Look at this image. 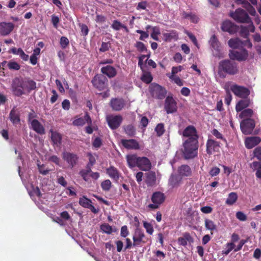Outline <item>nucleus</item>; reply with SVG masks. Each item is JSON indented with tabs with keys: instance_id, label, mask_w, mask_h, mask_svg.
<instances>
[{
	"instance_id": "37998d69",
	"label": "nucleus",
	"mask_w": 261,
	"mask_h": 261,
	"mask_svg": "<svg viewBox=\"0 0 261 261\" xmlns=\"http://www.w3.org/2000/svg\"><path fill=\"white\" fill-rule=\"evenodd\" d=\"M181 180V178L176 175H172L169 179V184L172 188L179 186Z\"/></svg>"
},
{
	"instance_id": "b1692460",
	"label": "nucleus",
	"mask_w": 261,
	"mask_h": 261,
	"mask_svg": "<svg viewBox=\"0 0 261 261\" xmlns=\"http://www.w3.org/2000/svg\"><path fill=\"white\" fill-rule=\"evenodd\" d=\"M86 122L88 125H92V120L87 113L85 114L83 117H80L76 118L72 122V124L74 126H83Z\"/></svg>"
},
{
	"instance_id": "72a5a7b5",
	"label": "nucleus",
	"mask_w": 261,
	"mask_h": 261,
	"mask_svg": "<svg viewBox=\"0 0 261 261\" xmlns=\"http://www.w3.org/2000/svg\"><path fill=\"white\" fill-rule=\"evenodd\" d=\"M250 101L249 99H241L239 100L236 105V110L237 112L242 111L246 109L250 105Z\"/></svg>"
},
{
	"instance_id": "f257e3e1",
	"label": "nucleus",
	"mask_w": 261,
	"mask_h": 261,
	"mask_svg": "<svg viewBox=\"0 0 261 261\" xmlns=\"http://www.w3.org/2000/svg\"><path fill=\"white\" fill-rule=\"evenodd\" d=\"M237 63L231 59H225L219 63L218 74L221 78L224 79L227 75H234L239 73Z\"/></svg>"
},
{
	"instance_id": "473e14b6",
	"label": "nucleus",
	"mask_w": 261,
	"mask_h": 261,
	"mask_svg": "<svg viewBox=\"0 0 261 261\" xmlns=\"http://www.w3.org/2000/svg\"><path fill=\"white\" fill-rule=\"evenodd\" d=\"M165 42H171L172 40H177L178 35L175 30H171L169 33H164L163 34Z\"/></svg>"
},
{
	"instance_id": "9d476101",
	"label": "nucleus",
	"mask_w": 261,
	"mask_h": 261,
	"mask_svg": "<svg viewBox=\"0 0 261 261\" xmlns=\"http://www.w3.org/2000/svg\"><path fill=\"white\" fill-rule=\"evenodd\" d=\"M228 55L232 61L237 60L241 62L247 60L248 57V52L245 48H243L240 51L230 50Z\"/></svg>"
},
{
	"instance_id": "e433bc0d",
	"label": "nucleus",
	"mask_w": 261,
	"mask_h": 261,
	"mask_svg": "<svg viewBox=\"0 0 261 261\" xmlns=\"http://www.w3.org/2000/svg\"><path fill=\"white\" fill-rule=\"evenodd\" d=\"M228 45L232 48H238L243 46V41L238 38L230 39L228 42Z\"/></svg>"
},
{
	"instance_id": "864d4df0",
	"label": "nucleus",
	"mask_w": 261,
	"mask_h": 261,
	"mask_svg": "<svg viewBox=\"0 0 261 261\" xmlns=\"http://www.w3.org/2000/svg\"><path fill=\"white\" fill-rule=\"evenodd\" d=\"M155 131L158 136L160 137L162 136L165 132L164 124L162 123L158 124L155 128Z\"/></svg>"
},
{
	"instance_id": "c756f323",
	"label": "nucleus",
	"mask_w": 261,
	"mask_h": 261,
	"mask_svg": "<svg viewBox=\"0 0 261 261\" xmlns=\"http://www.w3.org/2000/svg\"><path fill=\"white\" fill-rule=\"evenodd\" d=\"M235 2L239 4H242L243 8H245L249 14L254 16L256 14L255 9L246 0H234Z\"/></svg>"
},
{
	"instance_id": "412c9836",
	"label": "nucleus",
	"mask_w": 261,
	"mask_h": 261,
	"mask_svg": "<svg viewBox=\"0 0 261 261\" xmlns=\"http://www.w3.org/2000/svg\"><path fill=\"white\" fill-rule=\"evenodd\" d=\"M106 173L112 178L115 182H117L121 176V173L119 170L114 166H111L106 169Z\"/></svg>"
},
{
	"instance_id": "680f3d73",
	"label": "nucleus",
	"mask_w": 261,
	"mask_h": 261,
	"mask_svg": "<svg viewBox=\"0 0 261 261\" xmlns=\"http://www.w3.org/2000/svg\"><path fill=\"white\" fill-rule=\"evenodd\" d=\"M153 31L151 34V38L154 40L158 41L159 40L158 35L160 34V31L158 28L155 27L153 28Z\"/></svg>"
},
{
	"instance_id": "052dcab7",
	"label": "nucleus",
	"mask_w": 261,
	"mask_h": 261,
	"mask_svg": "<svg viewBox=\"0 0 261 261\" xmlns=\"http://www.w3.org/2000/svg\"><path fill=\"white\" fill-rule=\"evenodd\" d=\"M135 46L137 48L138 50L140 52L147 51V48L146 46H145L144 44L142 42H137L135 44Z\"/></svg>"
},
{
	"instance_id": "f704fd0d",
	"label": "nucleus",
	"mask_w": 261,
	"mask_h": 261,
	"mask_svg": "<svg viewBox=\"0 0 261 261\" xmlns=\"http://www.w3.org/2000/svg\"><path fill=\"white\" fill-rule=\"evenodd\" d=\"M250 167L253 171H256V177L261 180V162H253L250 164Z\"/></svg>"
},
{
	"instance_id": "e2e57ef3",
	"label": "nucleus",
	"mask_w": 261,
	"mask_h": 261,
	"mask_svg": "<svg viewBox=\"0 0 261 261\" xmlns=\"http://www.w3.org/2000/svg\"><path fill=\"white\" fill-rule=\"evenodd\" d=\"M111 47V44L109 42H102L99 51L101 52H105L109 50Z\"/></svg>"
},
{
	"instance_id": "ddd939ff",
	"label": "nucleus",
	"mask_w": 261,
	"mask_h": 261,
	"mask_svg": "<svg viewBox=\"0 0 261 261\" xmlns=\"http://www.w3.org/2000/svg\"><path fill=\"white\" fill-rule=\"evenodd\" d=\"M62 158L71 168L76 165L79 160L77 154L67 151L63 152Z\"/></svg>"
},
{
	"instance_id": "5701e85b",
	"label": "nucleus",
	"mask_w": 261,
	"mask_h": 261,
	"mask_svg": "<svg viewBox=\"0 0 261 261\" xmlns=\"http://www.w3.org/2000/svg\"><path fill=\"white\" fill-rule=\"evenodd\" d=\"M182 136L188 138H196L198 139V136L197 134V130L195 127L193 125L187 126L182 132Z\"/></svg>"
},
{
	"instance_id": "2eb2a0df",
	"label": "nucleus",
	"mask_w": 261,
	"mask_h": 261,
	"mask_svg": "<svg viewBox=\"0 0 261 261\" xmlns=\"http://www.w3.org/2000/svg\"><path fill=\"white\" fill-rule=\"evenodd\" d=\"M177 103L172 96H167L165 99V109L167 114L173 113L177 111Z\"/></svg>"
},
{
	"instance_id": "aec40b11",
	"label": "nucleus",
	"mask_w": 261,
	"mask_h": 261,
	"mask_svg": "<svg viewBox=\"0 0 261 261\" xmlns=\"http://www.w3.org/2000/svg\"><path fill=\"white\" fill-rule=\"evenodd\" d=\"M122 146L127 149H139L140 145L138 142L135 139H122Z\"/></svg>"
},
{
	"instance_id": "bb28decb",
	"label": "nucleus",
	"mask_w": 261,
	"mask_h": 261,
	"mask_svg": "<svg viewBox=\"0 0 261 261\" xmlns=\"http://www.w3.org/2000/svg\"><path fill=\"white\" fill-rule=\"evenodd\" d=\"M31 127L36 133L40 135L45 134V128L41 123L37 119H33L31 122Z\"/></svg>"
},
{
	"instance_id": "0e129e2a",
	"label": "nucleus",
	"mask_w": 261,
	"mask_h": 261,
	"mask_svg": "<svg viewBox=\"0 0 261 261\" xmlns=\"http://www.w3.org/2000/svg\"><path fill=\"white\" fill-rule=\"evenodd\" d=\"M102 145V140L99 137H96L92 142V145L95 148H99Z\"/></svg>"
},
{
	"instance_id": "5fc2aeb1",
	"label": "nucleus",
	"mask_w": 261,
	"mask_h": 261,
	"mask_svg": "<svg viewBox=\"0 0 261 261\" xmlns=\"http://www.w3.org/2000/svg\"><path fill=\"white\" fill-rule=\"evenodd\" d=\"M123 24L120 22L118 20H114L111 24V28L115 31H119L122 29V27Z\"/></svg>"
},
{
	"instance_id": "ea45409f",
	"label": "nucleus",
	"mask_w": 261,
	"mask_h": 261,
	"mask_svg": "<svg viewBox=\"0 0 261 261\" xmlns=\"http://www.w3.org/2000/svg\"><path fill=\"white\" fill-rule=\"evenodd\" d=\"M253 114V111L251 109H246L242 111L239 114V117L241 119H251L250 118Z\"/></svg>"
},
{
	"instance_id": "79ce46f5",
	"label": "nucleus",
	"mask_w": 261,
	"mask_h": 261,
	"mask_svg": "<svg viewBox=\"0 0 261 261\" xmlns=\"http://www.w3.org/2000/svg\"><path fill=\"white\" fill-rule=\"evenodd\" d=\"M238 198V195L236 192H231L228 194L225 203L229 205H232L236 202Z\"/></svg>"
},
{
	"instance_id": "7c9ffc66",
	"label": "nucleus",
	"mask_w": 261,
	"mask_h": 261,
	"mask_svg": "<svg viewBox=\"0 0 261 261\" xmlns=\"http://www.w3.org/2000/svg\"><path fill=\"white\" fill-rule=\"evenodd\" d=\"M146 180L145 182L148 186H153L156 181L155 173L150 171L145 173Z\"/></svg>"
},
{
	"instance_id": "dca6fc26",
	"label": "nucleus",
	"mask_w": 261,
	"mask_h": 261,
	"mask_svg": "<svg viewBox=\"0 0 261 261\" xmlns=\"http://www.w3.org/2000/svg\"><path fill=\"white\" fill-rule=\"evenodd\" d=\"M122 117L120 115L111 116L107 118L109 126L112 129L118 128L122 123Z\"/></svg>"
},
{
	"instance_id": "de8ad7c7",
	"label": "nucleus",
	"mask_w": 261,
	"mask_h": 261,
	"mask_svg": "<svg viewBox=\"0 0 261 261\" xmlns=\"http://www.w3.org/2000/svg\"><path fill=\"white\" fill-rule=\"evenodd\" d=\"M91 203V200L85 196H82L79 200V204L80 205L85 208H87Z\"/></svg>"
},
{
	"instance_id": "2f4dec72",
	"label": "nucleus",
	"mask_w": 261,
	"mask_h": 261,
	"mask_svg": "<svg viewBox=\"0 0 261 261\" xmlns=\"http://www.w3.org/2000/svg\"><path fill=\"white\" fill-rule=\"evenodd\" d=\"M50 132L51 133V140L53 145L57 147L60 146L62 139L61 135L57 132H54L53 130H50Z\"/></svg>"
},
{
	"instance_id": "f3484780",
	"label": "nucleus",
	"mask_w": 261,
	"mask_h": 261,
	"mask_svg": "<svg viewBox=\"0 0 261 261\" xmlns=\"http://www.w3.org/2000/svg\"><path fill=\"white\" fill-rule=\"evenodd\" d=\"M206 151L209 155L214 152L218 151L220 148V142L213 139H208L206 144Z\"/></svg>"
},
{
	"instance_id": "a18cd8bd",
	"label": "nucleus",
	"mask_w": 261,
	"mask_h": 261,
	"mask_svg": "<svg viewBox=\"0 0 261 261\" xmlns=\"http://www.w3.org/2000/svg\"><path fill=\"white\" fill-rule=\"evenodd\" d=\"M141 80L144 83L149 84L152 82L153 77L150 72H146L143 73Z\"/></svg>"
},
{
	"instance_id": "c9c22d12",
	"label": "nucleus",
	"mask_w": 261,
	"mask_h": 261,
	"mask_svg": "<svg viewBox=\"0 0 261 261\" xmlns=\"http://www.w3.org/2000/svg\"><path fill=\"white\" fill-rule=\"evenodd\" d=\"M24 79L25 91L30 93L31 91L36 88V83L34 81L30 79Z\"/></svg>"
},
{
	"instance_id": "3c124183",
	"label": "nucleus",
	"mask_w": 261,
	"mask_h": 261,
	"mask_svg": "<svg viewBox=\"0 0 261 261\" xmlns=\"http://www.w3.org/2000/svg\"><path fill=\"white\" fill-rule=\"evenodd\" d=\"M8 67L10 70H18L20 68V65L15 61L11 60L8 63Z\"/></svg>"
},
{
	"instance_id": "69168bd1",
	"label": "nucleus",
	"mask_w": 261,
	"mask_h": 261,
	"mask_svg": "<svg viewBox=\"0 0 261 261\" xmlns=\"http://www.w3.org/2000/svg\"><path fill=\"white\" fill-rule=\"evenodd\" d=\"M212 134L215 136L217 139L223 140L226 141L225 138H224L222 134L220 133L217 129H214L212 131Z\"/></svg>"
},
{
	"instance_id": "6ab92c4d",
	"label": "nucleus",
	"mask_w": 261,
	"mask_h": 261,
	"mask_svg": "<svg viewBox=\"0 0 261 261\" xmlns=\"http://www.w3.org/2000/svg\"><path fill=\"white\" fill-rule=\"evenodd\" d=\"M125 105V100L122 98H112L110 101V106L112 109L116 111H121Z\"/></svg>"
},
{
	"instance_id": "49530a36",
	"label": "nucleus",
	"mask_w": 261,
	"mask_h": 261,
	"mask_svg": "<svg viewBox=\"0 0 261 261\" xmlns=\"http://www.w3.org/2000/svg\"><path fill=\"white\" fill-rule=\"evenodd\" d=\"M182 17L185 19H190L194 23H197L198 20V18L197 16L192 14L191 12L187 13L186 12H184L182 13Z\"/></svg>"
},
{
	"instance_id": "393cba45",
	"label": "nucleus",
	"mask_w": 261,
	"mask_h": 261,
	"mask_svg": "<svg viewBox=\"0 0 261 261\" xmlns=\"http://www.w3.org/2000/svg\"><path fill=\"white\" fill-rule=\"evenodd\" d=\"M101 72L109 78L114 77L117 73L116 68L111 65H107L101 68Z\"/></svg>"
},
{
	"instance_id": "338daca9",
	"label": "nucleus",
	"mask_w": 261,
	"mask_h": 261,
	"mask_svg": "<svg viewBox=\"0 0 261 261\" xmlns=\"http://www.w3.org/2000/svg\"><path fill=\"white\" fill-rule=\"evenodd\" d=\"M129 234V231L127 226L124 225L121 227L120 235L122 237L126 238Z\"/></svg>"
},
{
	"instance_id": "c03bdc74",
	"label": "nucleus",
	"mask_w": 261,
	"mask_h": 261,
	"mask_svg": "<svg viewBox=\"0 0 261 261\" xmlns=\"http://www.w3.org/2000/svg\"><path fill=\"white\" fill-rule=\"evenodd\" d=\"M123 129L125 134L129 137H134L136 134V129L132 124L124 125Z\"/></svg>"
},
{
	"instance_id": "bf43d9fd",
	"label": "nucleus",
	"mask_w": 261,
	"mask_h": 261,
	"mask_svg": "<svg viewBox=\"0 0 261 261\" xmlns=\"http://www.w3.org/2000/svg\"><path fill=\"white\" fill-rule=\"evenodd\" d=\"M60 45L63 48H65L69 45V42L68 38L66 37H62L60 39Z\"/></svg>"
},
{
	"instance_id": "603ef678",
	"label": "nucleus",
	"mask_w": 261,
	"mask_h": 261,
	"mask_svg": "<svg viewBox=\"0 0 261 261\" xmlns=\"http://www.w3.org/2000/svg\"><path fill=\"white\" fill-rule=\"evenodd\" d=\"M234 244L229 242L227 243L226 245V248L223 250V254L228 255L233 249L234 250Z\"/></svg>"
},
{
	"instance_id": "13d9d810",
	"label": "nucleus",
	"mask_w": 261,
	"mask_h": 261,
	"mask_svg": "<svg viewBox=\"0 0 261 261\" xmlns=\"http://www.w3.org/2000/svg\"><path fill=\"white\" fill-rule=\"evenodd\" d=\"M39 172L40 174L43 175H46L49 173V170L45 168L44 164L40 165L37 164Z\"/></svg>"
},
{
	"instance_id": "774afa93",
	"label": "nucleus",
	"mask_w": 261,
	"mask_h": 261,
	"mask_svg": "<svg viewBox=\"0 0 261 261\" xmlns=\"http://www.w3.org/2000/svg\"><path fill=\"white\" fill-rule=\"evenodd\" d=\"M254 157L256 158L258 160L261 161V147L255 148L253 151Z\"/></svg>"
},
{
	"instance_id": "58836bf2",
	"label": "nucleus",
	"mask_w": 261,
	"mask_h": 261,
	"mask_svg": "<svg viewBox=\"0 0 261 261\" xmlns=\"http://www.w3.org/2000/svg\"><path fill=\"white\" fill-rule=\"evenodd\" d=\"M192 242L193 239L189 233L186 232L184 234V237H180L178 239V242L180 245L185 246L187 245V242Z\"/></svg>"
},
{
	"instance_id": "f03ea898",
	"label": "nucleus",
	"mask_w": 261,
	"mask_h": 261,
	"mask_svg": "<svg viewBox=\"0 0 261 261\" xmlns=\"http://www.w3.org/2000/svg\"><path fill=\"white\" fill-rule=\"evenodd\" d=\"M128 166L130 168L137 167L140 170L147 171L151 168L150 160L145 156H138L136 154H128L126 156Z\"/></svg>"
},
{
	"instance_id": "423d86ee",
	"label": "nucleus",
	"mask_w": 261,
	"mask_h": 261,
	"mask_svg": "<svg viewBox=\"0 0 261 261\" xmlns=\"http://www.w3.org/2000/svg\"><path fill=\"white\" fill-rule=\"evenodd\" d=\"M230 16L238 22L249 23L251 22L247 13L240 8L237 9L234 12H231Z\"/></svg>"
},
{
	"instance_id": "6e6d98bb",
	"label": "nucleus",
	"mask_w": 261,
	"mask_h": 261,
	"mask_svg": "<svg viewBox=\"0 0 261 261\" xmlns=\"http://www.w3.org/2000/svg\"><path fill=\"white\" fill-rule=\"evenodd\" d=\"M143 226L146 229V232L149 234H152L153 232V228L152 225L147 222H143Z\"/></svg>"
},
{
	"instance_id": "a19ab883",
	"label": "nucleus",
	"mask_w": 261,
	"mask_h": 261,
	"mask_svg": "<svg viewBox=\"0 0 261 261\" xmlns=\"http://www.w3.org/2000/svg\"><path fill=\"white\" fill-rule=\"evenodd\" d=\"M204 224L206 229L211 230L212 234H213V231H217V225L212 220L208 219H205Z\"/></svg>"
},
{
	"instance_id": "cd10ccee",
	"label": "nucleus",
	"mask_w": 261,
	"mask_h": 261,
	"mask_svg": "<svg viewBox=\"0 0 261 261\" xmlns=\"http://www.w3.org/2000/svg\"><path fill=\"white\" fill-rule=\"evenodd\" d=\"M9 118L13 124H17L20 123V113L16 107H14L10 111Z\"/></svg>"
},
{
	"instance_id": "6e6552de",
	"label": "nucleus",
	"mask_w": 261,
	"mask_h": 261,
	"mask_svg": "<svg viewBox=\"0 0 261 261\" xmlns=\"http://www.w3.org/2000/svg\"><path fill=\"white\" fill-rule=\"evenodd\" d=\"M151 200L153 203L149 204L148 207L151 209L155 210L158 208L159 206L164 202L165 196L161 192H155L152 194Z\"/></svg>"
},
{
	"instance_id": "0eeeda50",
	"label": "nucleus",
	"mask_w": 261,
	"mask_h": 261,
	"mask_svg": "<svg viewBox=\"0 0 261 261\" xmlns=\"http://www.w3.org/2000/svg\"><path fill=\"white\" fill-rule=\"evenodd\" d=\"M94 88L99 91H102L107 88L108 80L103 74L95 75L91 81Z\"/></svg>"
},
{
	"instance_id": "a878e982",
	"label": "nucleus",
	"mask_w": 261,
	"mask_h": 261,
	"mask_svg": "<svg viewBox=\"0 0 261 261\" xmlns=\"http://www.w3.org/2000/svg\"><path fill=\"white\" fill-rule=\"evenodd\" d=\"M255 31V27L252 22H250V24L248 26L241 27V30L240 32V35L244 38H248L249 35V32H254Z\"/></svg>"
},
{
	"instance_id": "9b49d317",
	"label": "nucleus",
	"mask_w": 261,
	"mask_h": 261,
	"mask_svg": "<svg viewBox=\"0 0 261 261\" xmlns=\"http://www.w3.org/2000/svg\"><path fill=\"white\" fill-rule=\"evenodd\" d=\"M211 45L213 48V55L219 59L223 58L224 55L221 51L220 43L215 35H213L210 40Z\"/></svg>"
},
{
	"instance_id": "7ed1b4c3",
	"label": "nucleus",
	"mask_w": 261,
	"mask_h": 261,
	"mask_svg": "<svg viewBox=\"0 0 261 261\" xmlns=\"http://www.w3.org/2000/svg\"><path fill=\"white\" fill-rule=\"evenodd\" d=\"M198 141L196 138H188L183 143L182 153L186 159L194 158L197 155Z\"/></svg>"
},
{
	"instance_id": "4be33fe9",
	"label": "nucleus",
	"mask_w": 261,
	"mask_h": 261,
	"mask_svg": "<svg viewBox=\"0 0 261 261\" xmlns=\"http://www.w3.org/2000/svg\"><path fill=\"white\" fill-rule=\"evenodd\" d=\"M14 25L12 22H3L0 23V33L3 36L9 35L14 29Z\"/></svg>"
},
{
	"instance_id": "c85d7f7f",
	"label": "nucleus",
	"mask_w": 261,
	"mask_h": 261,
	"mask_svg": "<svg viewBox=\"0 0 261 261\" xmlns=\"http://www.w3.org/2000/svg\"><path fill=\"white\" fill-rule=\"evenodd\" d=\"M261 141L259 137H252L247 138L245 141V146L247 148L251 149L258 144Z\"/></svg>"
},
{
	"instance_id": "f8f14e48",
	"label": "nucleus",
	"mask_w": 261,
	"mask_h": 261,
	"mask_svg": "<svg viewBox=\"0 0 261 261\" xmlns=\"http://www.w3.org/2000/svg\"><path fill=\"white\" fill-rule=\"evenodd\" d=\"M254 127L255 122L252 119H245L240 123L241 129L245 135L251 134Z\"/></svg>"
},
{
	"instance_id": "39448f33",
	"label": "nucleus",
	"mask_w": 261,
	"mask_h": 261,
	"mask_svg": "<svg viewBox=\"0 0 261 261\" xmlns=\"http://www.w3.org/2000/svg\"><path fill=\"white\" fill-rule=\"evenodd\" d=\"M149 92L152 97L158 99H163L167 94L165 88L154 83L150 85Z\"/></svg>"
},
{
	"instance_id": "a211bd4d",
	"label": "nucleus",
	"mask_w": 261,
	"mask_h": 261,
	"mask_svg": "<svg viewBox=\"0 0 261 261\" xmlns=\"http://www.w3.org/2000/svg\"><path fill=\"white\" fill-rule=\"evenodd\" d=\"M221 29L224 32H228L230 34H233L238 31V28L230 21L226 20L222 23Z\"/></svg>"
},
{
	"instance_id": "20e7f679",
	"label": "nucleus",
	"mask_w": 261,
	"mask_h": 261,
	"mask_svg": "<svg viewBox=\"0 0 261 261\" xmlns=\"http://www.w3.org/2000/svg\"><path fill=\"white\" fill-rule=\"evenodd\" d=\"M24 79L22 77H15L13 79L11 88L13 94L17 96H20L25 94Z\"/></svg>"
},
{
	"instance_id": "4d7b16f0",
	"label": "nucleus",
	"mask_w": 261,
	"mask_h": 261,
	"mask_svg": "<svg viewBox=\"0 0 261 261\" xmlns=\"http://www.w3.org/2000/svg\"><path fill=\"white\" fill-rule=\"evenodd\" d=\"M169 78L173 81L178 86H181L183 85L182 81L178 76L175 75H171L169 76Z\"/></svg>"
},
{
	"instance_id": "1a4fd4ad",
	"label": "nucleus",
	"mask_w": 261,
	"mask_h": 261,
	"mask_svg": "<svg viewBox=\"0 0 261 261\" xmlns=\"http://www.w3.org/2000/svg\"><path fill=\"white\" fill-rule=\"evenodd\" d=\"M230 90L236 96L242 98H246L250 94L248 88L236 84L231 86Z\"/></svg>"
},
{
	"instance_id": "09e8293b",
	"label": "nucleus",
	"mask_w": 261,
	"mask_h": 261,
	"mask_svg": "<svg viewBox=\"0 0 261 261\" xmlns=\"http://www.w3.org/2000/svg\"><path fill=\"white\" fill-rule=\"evenodd\" d=\"M100 228L103 232L107 234H111L113 231H116V230H113L112 226L107 223L101 224Z\"/></svg>"
},
{
	"instance_id": "4468645a",
	"label": "nucleus",
	"mask_w": 261,
	"mask_h": 261,
	"mask_svg": "<svg viewBox=\"0 0 261 261\" xmlns=\"http://www.w3.org/2000/svg\"><path fill=\"white\" fill-rule=\"evenodd\" d=\"M144 233L140 229H136L133 237V247L142 246V244H145L146 240H144Z\"/></svg>"
},
{
	"instance_id": "8fccbe9b",
	"label": "nucleus",
	"mask_w": 261,
	"mask_h": 261,
	"mask_svg": "<svg viewBox=\"0 0 261 261\" xmlns=\"http://www.w3.org/2000/svg\"><path fill=\"white\" fill-rule=\"evenodd\" d=\"M101 187L103 191H109L112 187V182L109 179H106L101 183Z\"/></svg>"
},
{
	"instance_id": "4c0bfd02",
	"label": "nucleus",
	"mask_w": 261,
	"mask_h": 261,
	"mask_svg": "<svg viewBox=\"0 0 261 261\" xmlns=\"http://www.w3.org/2000/svg\"><path fill=\"white\" fill-rule=\"evenodd\" d=\"M178 172L181 176H189L191 174V170L188 165H183L179 168Z\"/></svg>"
}]
</instances>
